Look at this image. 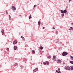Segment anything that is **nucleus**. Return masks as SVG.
<instances>
[{
  "mask_svg": "<svg viewBox=\"0 0 73 73\" xmlns=\"http://www.w3.org/2000/svg\"><path fill=\"white\" fill-rule=\"evenodd\" d=\"M11 20V18H9V20Z\"/></svg>",
  "mask_w": 73,
  "mask_h": 73,
  "instance_id": "30",
  "label": "nucleus"
},
{
  "mask_svg": "<svg viewBox=\"0 0 73 73\" xmlns=\"http://www.w3.org/2000/svg\"><path fill=\"white\" fill-rule=\"evenodd\" d=\"M58 73H61V72H60V71H59Z\"/></svg>",
  "mask_w": 73,
  "mask_h": 73,
  "instance_id": "37",
  "label": "nucleus"
},
{
  "mask_svg": "<svg viewBox=\"0 0 73 73\" xmlns=\"http://www.w3.org/2000/svg\"><path fill=\"white\" fill-rule=\"evenodd\" d=\"M39 48L40 49H43V47H42V46H40L39 47Z\"/></svg>",
  "mask_w": 73,
  "mask_h": 73,
  "instance_id": "17",
  "label": "nucleus"
},
{
  "mask_svg": "<svg viewBox=\"0 0 73 73\" xmlns=\"http://www.w3.org/2000/svg\"><path fill=\"white\" fill-rule=\"evenodd\" d=\"M70 63H71V64H73V61H70Z\"/></svg>",
  "mask_w": 73,
  "mask_h": 73,
  "instance_id": "21",
  "label": "nucleus"
},
{
  "mask_svg": "<svg viewBox=\"0 0 73 73\" xmlns=\"http://www.w3.org/2000/svg\"><path fill=\"white\" fill-rule=\"evenodd\" d=\"M38 25H40V24H41V23L40 22V21H38Z\"/></svg>",
  "mask_w": 73,
  "mask_h": 73,
  "instance_id": "13",
  "label": "nucleus"
},
{
  "mask_svg": "<svg viewBox=\"0 0 73 73\" xmlns=\"http://www.w3.org/2000/svg\"><path fill=\"white\" fill-rule=\"evenodd\" d=\"M65 69H66V70H70V67H69V66H66L65 67Z\"/></svg>",
  "mask_w": 73,
  "mask_h": 73,
  "instance_id": "3",
  "label": "nucleus"
},
{
  "mask_svg": "<svg viewBox=\"0 0 73 73\" xmlns=\"http://www.w3.org/2000/svg\"><path fill=\"white\" fill-rule=\"evenodd\" d=\"M40 54H42V53L41 52Z\"/></svg>",
  "mask_w": 73,
  "mask_h": 73,
  "instance_id": "40",
  "label": "nucleus"
},
{
  "mask_svg": "<svg viewBox=\"0 0 73 73\" xmlns=\"http://www.w3.org/2000/svg\"><path fill=\"white\" fill-rule=\"evenodd\" d=\"M69 3H70V0H69Z\"/></svg>",
  "mask_w": 73,
  "mask_h": 73,
  "instance_id": "36",
  "label": "nucleus"
},
{
  "mask_svg": "<svg viewBox=\"0 0 73 73\" xmlns=\"http://www.w3.org/2000/svg\"><path fill=\"white\" fill-rule=\"evenodd\" d=\"M46 64H47V65H49V62H48V61H46Z\"/></svg>",
  "mask_w": 73,
  "mask_h": 73,
  "instance_id": "15",
  "label": "nucleus"
},
{
  "mask_svg": "<svg viewBox=\"0 0 73 73\" xmlns=\"http://www.w3.org/2000/svg\"><path fill=\"white\" fill-rule=\"evenodd\" d=\"M56 73H58V70H56Z\"/></svg>",
  "mask_w": 73,
  "mask_h": 73,
  "instance_id": "28",
  "label": "nucleus"
},
{
  "mask_svg": "<svg viewBox=\"0 0 73 73\" xmlns=\"http://www.w3.org/2000/svg\"><path fill=\"white\" fill-rule=\"evenodd\" d=\"M17 46H15L14 47V50H16V49H17Z\"/></svg>",
  "mask_w": 73,
  "mask_h": 73,
  "instance_id": "11",
  "label": "nucleus"
},
{
  "mask_svg": "<svg viewBox=\"0 0 73 73\" xmlns=\"http://www.w3.org/2000/svg\"><path fill=\"white\" fill-rule=\"evenodd\" d=\"M31 15H30V16L29 17V19H30L32 18V17H31Z\"/></svg>",
  "mask_w": 73,
  "mask_h": 73,
  "instance_id": "14",
  "label": "nucleus"
},
{
  "mask_svg": "<svg viewBox=\"0 0 73 73\" xmlns=\"http://www.w3.org/2000/svg\"><path fill=\"white\" fill-rule=\"evenodd\" d=\"M53 29H55V28H54V27H53V28H52Z\"/></svg>",
  "mask_w": 73,
  "mask_h": 73,
  "instance_id": "31",
  "label": "nucleus"
},
{
  "mask_svg": "<svg viewBox=\"0 0 73 73\" xmlns=\"http://www.w3.org/2000/svg\"><path fill=\"white\" fill-rule=\"evenodd\" d=\"M2 35H3V36H4V33H2Z\"/></svg>",
  "mask_w": 73,
  "mask_h": 73,
  "instance_id": "27",
  "label": "nucleus"
},
{
  "mask_svg": "<svg viewBox=\"0 0 73 73\" xmlns=\"http://www.w3.org/2000/svg\"><path fill=\"white\" fill-rule=\"evenodd\" d=\"M64 13L62 14V17H64Z\"/></svg>",
  "mask_w": 73,
  "mask_h": 73,
  "instance_id": "16",
  "label": "nucleus"
},
{
  "mask_svg": "<svg viewBox=\"0 0 73 73\" xmlns=\"http://www.w3.org/2000/svg\"><path fill=\"white\" fill-rule=\"evenodd\" d=\"M32 52L33 53H35V51H34L33 50H32Z\"/></svg>",
  "mask_w": 73,
  "mask_h": 73,
  "instance_id": "18",
  "label": "nucleus"
},
{
  "mask_svg": "<svg viewBox=\"0 0 73 73\" xmlns=\"http://www.w3.org/2000/svg\"><path fill=\"white\" fill-rule=\"evenodd\" d=\"M44 28H45V27H43L42 28V29H44Z\"/></svg>",
  "mask_w": 73,
  "mask_h": 73,
  "instance_id": "38",
  "label": "nucleus"
},
{
  "mask_svg": "<svg viewBox=\"0 0 73 73\" xmlns=\"http://www.w3.org/2000/svg\"><path fill=\"white\" fill-rule=\"evenodd\" d=\"M17 42V40H15L13 42V44H16Z\"/></svg>",
  "mask_w": 73,
  "mask_h": 73,
  "instance_id": "6",
  "label": "nucleus"
},
{
  "mask_svg": "<svg viewBox=\"0 0 73 73\" xmlns=\"http://www.w3.org/2000/svg\"><path fill=\"white\" fill-rule=\"evenodd\" d=\"M42 53H44V51H42Z\"/></svg>",
  "mask_w": 73,
  "mask_h": 73,
  "instance_id": "39",
  "label": "nucleus"
},
{
  "mask_svg": "<svg viewBox=\"0 0 73 73\" xmlns=\"http://www.w3.org/2000/svg\"><path fill=\"white\" fill-rule=\"evenodd\" d=\"M20 67H21V68H23V66H20Z\"/></svg>",
  "mask_w": 73,
  "mask_h": 73,
  "instance_id": "33",
  "label": "nucleus"
},
{
  "mask_svg": "<svg viewBox=\"0 0 73 73\" xmlns=\"http://www.w3.org/2000/svg\"><path fill=\"white\" fill-rule=\"evenodd\" d=\"M70 70H73V66H70Z\"/></svg>",
  "mask_w": 73,
  "mask_h": 73,
  "instance_id": "9",
  "label": "nucleus"
},
{
  "mask_svg": "<svg viewBox=\"0 0 73 73\" xmlns=\"http://www.w3.org/2000/svg\"><path fill=\"white\" fill-rule=\"evenodd\" d=\"M57 62L58 63H61V60L58 59L57 60Z\"/></svg>",
  "mask_w": 73,
  "mask_h": 73,
  "instance_id": "5",
  "label": "nucleus"
},
{
  "mask_svg": "<svg viewBox=\"0 0 73 73\" xmlns=\"http://www.w3.org/2000/svg\"><path fill=\"white\" fill-rule=\"evenodd\" d=\"M9 18H11V17L10 15H9Z\"/></svg>",
  "mask_w": 73,
  "mask_h": 73,
  "instance_id": "35",
  "label": "nucleus"
},
{
  "mask_svg": "<svg viewBox=\"0 0 73 73\" xmlns=\"http://www.w3.org/2000/svg\"><path fill=\"white\" fill-rule=\"evenodd\" d=\"M21 38H22V39L23 40V41H25V38L23 36H21Z\"/></svg>",
  "mask_w": 73,
  "mask_h": 73,
  "instance_id": "10",
  "label": "nucleus"
},
{
  "mask_svg": "<svg viewBox=\"0 0 73 73\" xmlns=\"http://www.w3.org/2000/svg\"><path fill=\"white\" fill-rule=\"evenodd\" d=\"M37 70H38V68H35L34 70H33V72H37Z\"/></svg>",
  "mask_w": 73,
  "mask_h": 73,
  "instance_id": "7",
  "label": "nucleus"
},
{
  "mask_svg": "<svg viewBox=\"0 0 73 73\" xmlns=\"http://www.w3.org/2000/svg\"><path fill=\"white\" fill-rule=\"evenodd\" d=\"M48 58H51V56H49L48 57Z\"/></svg>",
  "mask_w": 73,
  "mask_h": 73,
  "instance_id": "24",
  "label": "nucleus"
},
{
  "mask_svg": "<svg viewBox=\"0 0 73 73\" xmlns=\"http://www.w3.org/2000/svg\"><path fill=\"white\" fill-rule=\"evenodd\" d=\"M68 54V53L65 52H63L62 54V56H66Z\"/></svg>",
  "mask_w": 73,
  "mask_h": 73,
  "instance_id": "2",
  "label": "nucleus"
},
{
  "mask_svg": "<svg viewBox=\"0 0 73 73\" xmlns=\"http://www.w3.org/2000/svg\"><path fill=\"white\" fill-rule=\"evenodd\" d=\"M56 56H53V60L54 61H56Z\"/></svg>",
  "mask_w": 73,
  "mask_h": 73,
  "instance_id": "4",
  "label": "nucleus"
},
{
  "mask_svg": "<svg viewBox=\"0 0 73 73\" xmlns=\"http://www.w3.org/2000/svg\"><path fill=\"white\" fill-rule=\"evenodd\" d=\"M60 12L62 13H65V15H66V12H67V11H66V10H64V11L60 10Z\"/></svg>",
  "mask_w": 73,
  "mask_h": 73,
  "instance_id": "1",
  "label": "nucleus"
},
{
  "mask_svg": "<svg viewBox=\"0 0 73 73\" xmlns=\"http://www.w3.org/2000/svg\"><path fill=\"white\" fill-rule=\"evenodd\" d=\"M71 58L72 60H73V57L72 56H71Z\"/></svg>",
  "mask_w": 73,
  "mask_h": 73,
  "instance_id": "19",
  "label": "nucleus"
},
{
  "mask_svg": "<svg viewBox=\"0 0 73 73\" xmlns=\"http://www.w3.org/2000/svg\"><path fill=\"white\" fill-rule=\"evenodd\" d=\"M12 8L13 9V10H16V7H15L14 6H12Z\"/></svg>",
  "mask_w": 73,
  "mask_h": 73,
  "instance_id": "8",
  "label": "nucleus"
},
{
  "mask_svg": "<svg viewBox=\"0 0 73 73\" xmlns=\"http://www.w3.org/2000/svg\"><path fill=\"white\" fill-rule=\"evenodd\" d=\"M58 70H60V68H58Z\"/></svg>",
  "mask_w": 73,
  "mask_h": 73,
  "instance_id": "32",
  "label": "nucleus"
},
{
  "mask_svg": "<svg viewBox=\"0 0 73 73\" xmlns=\"http://www.w3.org/2000/svg\"><path fill=\"white\" fill-rule=\"evenodd\" d=\"M7 50H9V48H7Z\"/></svg>",
  "mask_w": 73,
  "mask_h": 73,
  "instance_id": "29",
  "label": "nucleus"
},
{
  "mask_svg": "<svg viewBox=\"0 0 73 73\" xmlns=\"http://www.w3.org/2000/svg\"><path fill=\"white\" fill-rule=\"evenodd\" d=\"M4 30H2L1 31V33H4Z\"/></svg>",
  "mask_w": 73,
  "mask_h": 73,
  "instance_id": "25",
  "label": "nucleus"
},
{
  "mask_svg": "<svg viewBox=\"0 0 73 73\" xmlns=\"http://www.w3.org/2000/svg\"><path fill=\"white\" fill-rule=\"evenodd\" d=\"M6 13L7 14H8V12H7V11H6Z\"/></svg>",
  "mask_w": 73,
  "mask_h": 73,
  "instance_id": "34",
  "label": "nucleus"
},
{
  "mask_svg": "<svg viewBox=\"0 0 73 73\" xmlns=\"http://www.w3.org/2000/svg\"><path fill=\"white\" fill-rule=\"evenodd\" d=\"M18 65V64H17V63H16L15 64V66H16V65Z\"/></svg>",
  "mask_w": 73,
  "mask_h": 73,
  "instance_id": "20",
  "label": "nucleus"
},
{
  "mask_svg": "<svg viewBox=\"0 0 73 73\" xmlns=\"http://www.w3.org/2000/svg\"><path fill=\"white\" fill-rule=\"evenodd\" d=\"M37 6V5H35L34 6V7H36Z\"/></svg>",
  "mask_w": 73,
  "mask_h": 73,
  "instance_id": "23",
  "label": "nucleus"
},
{
  "mask_svg": "<svg viewBox=\"0 0 73 73\" xmlns=\"http://www.w3.org/2000/svg\"><path fill=\"white\" fill-rule=\"evenodd\" d=\"M43 65H46V63H45V62H43Z\"/></svg>",
  "mask_w": 73,
  "mask_h": 73,
  "instance_id": "22",
  "label": "nucleus"
},
{
  "mask_svg": "<svg viewBox=\"0 0 73 73\" xmlns=\"http://www.w3.org/2000/svg\"><path fill=\"white\" fill-rule=\"evenodd\" d=\"M70 28H71V29H69V30L70 31H73V27H70Z\"/></svg>",
  "mask_w": 73,
  "mask_h": 73,
  "instance_id": "12",
  "label": "nucleus"
},
{
  "mask_svg": "<svg viewBox=\"0 0 73 73\" xmlns=\"http://www.w3.org/2000/svg\"><path fill=\"white\" fill-rule=\"evenodd\" d=\"M56 35H57L58 33V32L57 31H56Z\"/></svg>",
  "mask_w": 73,
  "mask_h": 73,
  "instance_id": "26",
  "label": "nucleus"
}]
</instances>
